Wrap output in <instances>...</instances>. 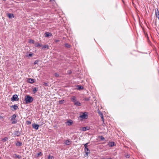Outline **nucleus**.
<instances>
[{"label": "nucleus", "mask_w": 159, "mask_h": 159, "mask_svg": "<svg viewBox=\"0 0 159 159\" xmlns=\"http://www.w3.org/2000/svg\"><path fill=\"white\" fill-rule=\"evenodd\" d=\"M32 126L36 130H37L39 128V125H38L34 123L32 124Z\"/></svg>", "instance_id": "nucleus-8"}, {"label": "nucleus", "mask_w": 159, "mask_h": 159, "mask_svg": "<svg viewBox=\"0 0 159 159\" xmlns=\"http://www.w3.org/2000/svg\"><path fill=\"white\" fill-rule=\"evenodd\" d=\"M14 134L15 135H16L17 136H19L20 134V133L18 131H16L14 132Z\"/></svg>", "instance_id": "nucleus-16"}, {"label": "nucleus", "mask_w": 159, "mask_h": 159, "mask_svg": "<svg viewBox=\"0 0 159 159\" xmlns=\"http://www.w3.org/2000/svg\"><path fill=\"white\" fill-rule=\"evenodd\" d=\"M50 1L51 2H52L53 1H54V0H50Z\"/></svg>", "instance_id": "nucleus-48"}, {"label": "nucleus", "mask_w": 159, "mask_h": 159, "mask_svg": "<svg viewBox=\"0 0 159 159\" xmlns=\"http://www.w3.org/2000/svg\"><path fill=\"white\" fill-rule=\"evenodd\" d=\"M19 98L18 97V96L16 94H15L13 95L11 99V100L12 101H18Z\"/></svg>", "instance_id": "nucleus-4"}, {"label": "nucleus", "mask_w": 159, "mask_h": 159, "mask_svg": "<svg viewBox=\"0 0 159 159\" xmlns=\"http://www.w3.org/2000/svg\"><path fill=\"white\" fill-rule=\"evenodd\" d=\"M99 138L102 140H105V138L103 136H100L99 137Z\"/></svg>", "instance_id": "nucleus-32"}, {"label": "nucleus", "mask_w": 159, "mask_h": 159, "mask_svg": "<svg viewBox=\"0 0 159 159\" xmlns=\"http://www.w3.org/2000/svg\"><path fill=\"white\" fill-rule=\"evenodd\" d=\"M16 146H21L23 145L22 143L21 142L17 141L16 143Z\"/></svg>", "instance_id": "nucleus-7"}, {"label": "nucleus", "mask_w": 159, "mask_h": 159, "mask_svg": "<svg viewBox=\"0 0 159 159\" xmlns=\"http://www.w3.org/2000/svg\"><path fill=\"white\" fill-rule=\"evenodd\" d=\"M42 153H41V152H39V153H38V156H42Z\"/></svg>", "instance_id": "nucleus-35"}, {"label": "nucleus", "mask_w": 159, "mask_h": 159, "mask_svg": "<svg viewBox=\"0 0 159 159\" xmlns=\"http://www.w3.org/2000/svg\"><path fill=\"white\" fill-rule=\"evenodd\" d=\"M45 37H48L49 36H51L52 35V33L47 32L45 33Z\"/></svg>", "instance_id": "nucleus-6"}, {"label": "nucleus", "mask_w": 159, "mask_h": 159, "mask_svg": "<svg viewBox=\"0 0 159 159\" xmlns=\"http://www.w3.org/2000/svg\"><path fill=\"white\" fill-rule=\"evenodd\" d=\"M42 49H45V48L48 49L49 48V46L48 45H45L43 46L42 45Z\"/></svg>", "instance_id": "nucleus-11"}, {"label": "nucleus", "mask_w": 159, "mask_h": 159, "mask_svg": "<svg viewBox=\"0 0 159 159\" xmlns=\"http://www.w3.org/2000/svg\"><path fill=\"white\" fill-rule=\"evenodd\" d=\"M33 54L32 53L30 52L29 54L26 55V57H31L33 56Z\"/></svg>", "instance_id": "nucleus-20"}, {"label": "nucleus", "mask_w": 159, "mask_h": 159, "mask_svg": "<svg viewBox=\"0 0 159 159\" xmlns=\"http://www.w3.org/2000/svg\"><path fill=\"white\" fill-rule=\"evenodd\" d=\"M108 145L110 147H112L116 145V143L114 142H109L108 144Z\"/></svg>", "instance_id": "nucleus-5"}, {"label": "nucleus", "mask_w": 159, "mask_h": 159, "mask_svg": "<svg viewBox=\"0 0 159 159\" xmlns=\"http://www.w3.org/2000/svg\"><path fill=\"white\" fill-rule=\"evenodd\" d=\"M29 43L34 44V41L33 39H30L29 41Z\"/></svg>", "instance_id": "nucleus-27"}, {"label": "nucleus", "mask_w": 159, "mask_h": 159, "mask_svg": "<svg viewBox=\"0 0 159 159\" xmlns=\"http://www.w3.org/2000/svg\"><path fill=\"white\" fill-rule=\"evenodd\" d=\"M98 112L99 114V115H100V116L103 115L102 112L101 111H100L99 109L98 110Z\"/></svg>", "instance_id": "nucleus-26"}, {"label": "nucleus", "mask_w": 159, "mask_h": 159, "mask_svg": "<svg viewBox=\"0 0 159 159\" xmlns=\"http://www.w3.org/2000/svg\"><path fill=\"white\" fill-rule=\"evenodd\" d=\"M16 116L15 114H14L11 116V121H12L11 123L12 124H15L17 123V120L16 119Z\"/></svg>", "instance_id": "nucleus-2"}, {"label": "nucleus", "mask_w": 159, "mask_h": 159, "mask_svg": "<svg viewBox=\"0 0 159 159\" xmlns=\"http://www.w3.org/2000/svg\"><path fill=\"white\" fill-rule=\"evenodd\" d=\"M2 118H3V117L2 116H0V119Z\"/></svg>", "instance_id": "nucleus-46"}, {"label": "nucleus", "mask_w": 159, "mask_h": 159, "mask_svg": "<svg viewBox=\"0 0 159 159\" xmlns=\"http://www.w3.org/2000/svg\"><path fill=\"white\" fill-rule=\"evenodd\" d=\"M11 108H13L14 110H16L18 108V107L16 105H12L11 107Z\"/></svg>", "instance_id": "nucleus-15"}, {"label": "nucleus", "mask_w": 159, "mask_h": 159, "mask_svg": "<svg viewBox=\"0 0 159 159\" xmlns=\"http://www.w3.org/2000/svg\"><path fill=\"white\" fill-rule=\"evenodd\" d=\"M84 150H85V151L90 152V150L88 148L84 149Z\"/></svg>", "instance_id": "nucleus-36"}, {"label": "nucleus", "mask_w": 159, "mask_h": 159, "mask_svg": "<svg viewBox=\"0 0 159 159\" xmlns=\"http://www.w3.org/2000/svg\"><path fill=\"white\" fill-rule=\"evenodd\" d=\"M48 159H54V157L52 156H51L49 155L48 157Z\"/></svg>", "instance_id": "nucleus-30"}, {"label": "nucleus", "mask_w": 159, "mask_h": 159, "mask_svg": "<svg viewBox=\"0 0 159 159\" xmlns=\"http://www.w3.org/2000/svg\"><path fill=\"white\" fill-rule=\"evenodd\" d=\"M39 60H36L34 62V65H36V64H38V62H39Z\"/></svg>", "instance_id": "nucleus-31"}, {"label": "nucleus", "mask_w": 159, "mask_h": 159, "mask_svg": "<svg viewBox=\"0 0 159 159\" xmlns=\"http://www.w3.org/2000/svg\"><path fill=\"white\" fill-rule=\"evenodd\" d=\"M86 155L88 156V154L90 153V152H86L85 151Z\"/></svg>", "instance_id": "nucleus-38"}, {"label": "nucleus", "mask_w": 159, "mask_h": 159, "mask_svg": "<svg viewBox=\"0 0 159 159\" xmlns=\"http://www.w3.org/2000/svg\"><path fill=\"white\" fill-rule=\"evenodd\" d=\"M90 97L88 98H84V100L85 101H89L90 100Z\"/></svg>", "instance_id": "nucleus-29"}, {"label": "nucleus", "mask_w": 159, "mask_h": 159, "mask_svg": "<svg viewBox=\"0 0 159 159\" xmlns=\"http://www.w3.org/2000/svg\"><path fill=\"white\" fill-rule=\"evenodd\" d=\"M77 89L79 90H82L84 89V87L82 85H77Z\"/></svg>", "instance_id": "nucleus-14"}, {"label": "nucleus", "mask_w": 159, "mask_h": 159, "mask_svg": "<svg viewBox=\"0 0 159 159\" xmlns=\"http://www.w3.org/2000/svg\"><path fill=\"white\" fill-rule=\"evenodd\" d=\"M28 82L29 83L32 84L34 82V79L29 78L28 80Z\"/></svg>", "instance_id": "nucleus-10"}, {"label": "nucleus", "mask_w": 159, "mask_h": 159, "mask_svg": "<svg viewBox=\"0 0 159 159\" xmlns=\"http://www.w3.org/2000/svg\"><path fill=\"white\" fill-rule=\"evenodd\" d=\"M71 100L74 103L75 102L77 101V99L76 97L75 96H72L70 98Z\"/></svg>", "instance_id": "nucleus-9"}, {"label": "nucleus", "mask_w": 159, "mask_h": 159, "mask_svg": "<svg viewBox=\"0 0 159 159\" xmlns=\"http://www.w3.org/2000/svg\"><path fill=\"white\" fill-rule=\"evenodd\" d=\"M55 76H56V77H58L59 76V75L57 73H55Z\"/></svg>", "instance_id": "nucleus-43"}, {"label": "nucleus", "mask_w": 159, "mask_h": 159, "mask_svg": "<svg viewBox=\"0 0 159 159\" xmlns=\"http://www.w3.org/2000/svg\"><path fill=\"white\" fill-rule=\"evenodd\" d=\"M75 102L74 103V105H76V106H80L81 105V104L80 102H79V101H78Z\"/></svg>", "instance_id": "nucleus-12"}, {"label": "nucleus", "mask_w": 159, "mask_h": 159, "mask_svg": "<svg viewBox=\"0 0 159 159\" xmlns=\"http://www.w3.org/2000/svg\"><path fill=\"white\" fill-rule=\"evenodd\" d=\"M71 142V141H70L69 140H67L65 141L64 143L67 145H68L70 144Z\"/></svg>", "instance_id": "nucleus-13"}, {"label": "nucleus", "mask_w": 159, "mask_h": 159, "mask_svg": "<svg viewBox=\"0 0 159 159\" xmlns=\"http://www.w3.org/2000/svg\"><path fill=\"white\" fill-rule=\"evenodd\" d=\"M35 46L36 47H40L42 46V45L40 43H38V44L35 43Z\"/></svg>", "instance_id": "nucleus-24"}, {"label": "nucleus", "mask_w": 159, "mask_h": 159, "mask_svg": "<svg viewBox=\"0 0 159 159\" xmlns=\"http://www.w3.org/2000/svg\"><path fill=\"white\" fill-rule=\"evenodd\" d=\"M79 117L82 119H87L88 117V113L87 112H84L82 115L80 116Z\"/></svg>", "instance_id": "nucleus-3"}, {"label": "nucleus", "mask_w": 159, "mask_h": 159, "mask_svg": "<svg viewBox=\"0 0 159 159\" xmlns=\"http://www.w3.org/2000/svg\"><path fill=\"white\" fill-rule=\"evenodd\" d=\"M102 159H112L111 158H102Z\"/></svg>", "instance_id": "nucleus-44"}, {"label": "nucleus", "mask_w": 159, "mask_h": 159, "mask_svg": "<svg viewBox=\"0 0 159 159\" xmlns=\"http://www.w3.org/2000/svg\"><path fill=\"white\" fill-rule=\"evenodd\" d=\"M8 139V138L7 137H5L4 138L2 139V141L3 142H5Z\"/></svg>", "instance_id": "nucleus-23"}, {"label": "nucleus", "mask_w": 159, "mask_h": 159, "mask_svg": "<svg viewBox=\"0 0 159 159\" xmlns=\"http://www.w3.org/2000/svg\"><path fill=\"white\" fill-rule=\"evenodd\" d=\"M45 86H48L47 83L44 82L43 84Z\"/></svg>", "instance_id": "nucleus-41"}, {"label": "nucleus", "mask_w": 159, "mask_h": 159, "mask_svg": "<svg viewBox=\"0 0 159 159\" xmlns=\"http://www.w3.org/2000/svg\"><path fill=\"white\" fill-rule=\"evenodd\" d=\"M25 100L26 104H29L31 103L34 100L32 97L29 95H26L25 96Z\"/></svg>", "instance_id": "nucleus-1"}, {"label": "nucleus", "mask_w": 159, "mask_h": 159, "mask_svg": "<svg viewBox=\"0 0 159 159\" xmlns=\"http://www.w3.org/2000/svg\"><path fill=\"white\" fill-rule=\"evenodd\" d=\"M26 123H27V124L28 125H30L31 124V122L30 121H27Z\"/></svg>", "instance_id": "nucleus-40"}, {"label": "nucleus", "mask_w": 159, "mask_h": 159, "mask_svg": "<svg viewBox=\"0 0 159 159\" xmlns=\"http://www.w3.org/2000/svg\"><path fill=\"white\" fill-rule=\"evenodd\" d=\"M72 73V71L70 70H69L67 71V73L69 74H71Z\"/></svg>", "instance_id": "nucleus-34"}, {"label": "nucleus", "mask_w": 159, "mask_h": 159, "mask_svg": "<svg viewBox=\"0 0 159 159\" xmlns=\"http://www.w3.org/2000/svg\"><path fill=\"white\" fill-rule=\"evenodd\" d=\"M125 157L126 158H129L130 157V156L128 154H126L125 155Z\"/></svg>", "instance_id": "nucleus-37"}, {"label": "nucleus", "mask_w": 159, "mask_h": 159, "mask_svg": "<svg viewBox=\"0 0 159 159\" xmlns=\"http://www.w3.org/2000/svg\"><path fill=\"white\" fill-rule=\"evenodd\" d=\"M65 46L67 48H70L71 47L70 45L67 43H66L65 44Z\"/></svg>", "instance_id": "nucleus-22"}, {"label": "nucleus", "mask_w": 159, "mask_h": 159, "mask_svg": "<svg viewBox=\"0 0 159 159\" xmlns=\"http://www.w3.org/2000/svg\"><path fill=\"white\" fill-rule=\"evenodd\" d=\"M59 40H56V41H55V42H59Z\"/></svg>", "instance_id": "nucleus-45"}, {"label": "nucleus", "mask_w": 159, "mask_h": 159, "mask_svg": "<svg viewBox=\"0 0 159 159\" xmlns=\"http://www.w3.org/2000/svg\"><path fill=\"white\" fill-rule=\"evenodd\" d=\"M88 144H89V143H85V144H84V147H85V149L88 148L87 147L88 146Z\"/></svg>", "instance_id": "nucleus-33"}, {"label": "nucleus", "mask_w": 159, "mask_h": 159, "mask_svg": "<svg viewBox=\"0 0 159 159\" xmlns=\"http://www.w3.org/2000/svg\"><path fill=\"white\" fill-rule=\"evenodd\" d=\"M38 89L37 88L34 87L33 89V92L34 93H35L36 92L38 91Z\"/></svg>", "instance_id": "nucleus-19"}, {"label": "nucleus", "mask_w": 159, "mask_h": 159, "mask_svg": "<svg viewBox=\"0 0 159 159\" xmlns=\"http://www.w3.org/2000/svg\"><path fill=\"white\" fill-rule=\"evenodd\" d=\"M64 100H61L59 101V103L60 104H62L64 103Z\"/></svg>", "instance_id": "nucleus-28"}, {"label": "nucleus", "mask_w": 159, "mask_h": 159, "mask_svg": "<svg viewBox=\"0 0 159 159\" xmlns=\"http://www.w3.org/2000/svg\"><path fill=\"white\" fill-rule=\"evenodd\" d=\"M7 16L9 18H11L12 17H14V15L13 14L8 13Z\"/></svg>", "instance_id": "nucleus-18"}, {"label": "nucleus", "mask_w": 159, "mask_h": 159, "mask_svg": "<svg viewBox=\"0 0 159 159\" xmlns=\"http://www.w3.org/2000/svg\"><path fill=\"white\" fill-rule=\"evenodd\" d=\"M0 159H1V158L0 157Z\"/></svg>", "instance_id": "nucleus-49"}, {"label": "nucleus", "mask_w": 159, "mask_h": 159, "mask_svg": "<svg viewBox=\"0 0 159 159\" xmlns=\"http://www.w3.org/2000/svg\"><path fill=\"white\" fill-rule=\"evenodd\" d=\"M83 130L84 131H86V130H87V127H84L83 128Z\"/></svg>", "instance_id": "nucleus-42"}, {"label": "nucleus", "mask_w": 159, "mask_h": 159, "mask_svg": "<svg viewBox=\"0 0 159 159\" xmlns=\"http://www.w3.org/2000/svg\"><path fill=\"white\" fill-rule=\"evenodd\" d=\"M15 158H18L19 159H20L22 157L21 156H20V155H19L15 154Z\"/></svg>", "instance_id": "nucleus-21"}, {"label": "nucleus", "mask_w": 159, "mask_h": 159, "mask_svg": "<svg viewBox=\"0 0 159 159\" xmlns=\"http://www.w3.org/2000/svg\"><path fill=\"white\" fill-rule=\"evenodd\" d=\"M159 16H157V17L158 18V19L159 20Z\"/></svg>", "instance_id": "nucleus-47"}, {"label": "nucleus", "mask_w": 159, "mask_h": 159, "mask_svg": "<svg viewBox=\"0 0 159 159\" xmlns=\"http://www.w3.org/2000/svg\"><path fill=\"white\" fill-rule=\"evenodd\" d=\"M67 123L68 125H70L72 124L73 121L71 120H69L67 121Z\"/></svg>", "instance_id": "nucleus-17"}, {"label": "nucleus", "mask_w": 159, "mask_h": 159, "mask_svg": "<svg viewBox=\"0 0 159 159\" xmlns=\"http://www.w3.org/2000/svg\"><path fill=\"white\" fill-rule=\"evenodd\" d=\"M100 117H101V119L104 122V118H103V115H102V116H101Z\"/></svg>", "instance_id": "nucleus-39"}, {"label": "nucleus", "mask_w": 159, "mask_h": 159, "mask_svg": "<svg viewBox=\"0 0 159 159\" xmlns=\"http://www.w3.org/2000/svg\"><path fill=\"white\" fill-rule=\"evenodd\" d=\"M155 15L156 16V17H157V16H159V11L158 10H157V11H156Z\"/></svg>", "instance_id": "nucleus-25"}]
</instances>
